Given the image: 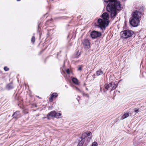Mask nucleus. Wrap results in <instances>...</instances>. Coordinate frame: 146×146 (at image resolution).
<instances>
[{
	"label": "nucleus",
	"instance_id": "1",
	"mask_svg": "<svg viewBox=\"0 0 146 146\" xmlns=\"http://www.w3.org/2000/svg\"><path fill=\"white\" fill-rule=\"evenodd\" d=\"M109 2L107 6L106 9L109 12L112 17H115L117 14L116 10L121 9V5L119 1L117 0H108Z\"/></svg>",
	"mask_w": 146,
	"mask_h": 146
},
{
	"label": "nucleus",
	"instance_id": "2",
	"mask_svg": "<svg viewBox=\"0 0 146 146\" xmlns=\"http://www.w3.org/2000/svg\"><path fill=\"white\" fill-rule=\"evenodd\" d=\"M142 15V13L139 11L136 10L133 12L129 22L130 25L133 27H137L139 22V19L141 17Z\"/></svg>",
	"mask_w": 146,
	"mask_h": 146
},
{
	"label": "nucleus",
	"instance_id": "3",
	"mask_svg": "<svg viewBox=\"0 0 146 146\" xmlns=\"http://www.w3.org/2000/svg\"><path fill=\"white\" fill-rule=\"evenodd\" d=\"M97 23L98 25L97 26L102 30H105L109 23V22H107L106 21L100 18L98 19Z\"/></svg>",
	"mask_w": 146,
	"mask_h": 146
},
{
	"label": "nucleus",
	"instance_id": "4",
	"mask_svg": "<svg viewBox=\"0 0 146 146\" xmlns=\"http://www.w3.org/2000/svg\"><path fill=\"white\" fill-rule=\"evenodd\" d=\"M133 33V31L129 30H125L121 31V36L125 38L131 36Z\"/></svg>",
	"mask_w": 146,
	"mask_h": 146
},
{
	"label": "nucleus",
	"instance_id": "5",
	"mask_svg": "<svg viewBox=\"0 0 146 146\" xmlns=\"http://www.w3.org/2000/svg\"><path fill=\"white\" fill-rule=\"evenodd\" d=\"M102 35L101 32L95 31H92L90 33V36L93 39H95L101 36Z\"/></svg>",
	"mask_w": 146,
	"mask_h": 146
},
{
	"label": "nucleus",
	"instance_id": "6",
	"mask_svg": "<svg viewBox=\"0 0 146 146\" xmlns=\"http://www.w3.org/2000/svg\"><path fill=\"white\" fill-rule=\"evenodd\" d=\"M82 44L84 48L89 49L90 47V42L88 39H84L82 41Z\"/></svg>",
	"mask_w": 146,
	"mask_h": 146
},
{
	"label": "nucleus",
	"instance_id": "7",
	"mask_svg": "<svg viewBox=\"0 0 146 146\" xmlns=\"http://www.w3.org/2000/svg\"><path fill=\"white\" fill-rule=\"evenodd\" d=\"M55 114L56 112L55 111H52L48 113L46 117L49 120L52 118H54L55 117Z\"/></svg>",
	"mask_w": 146,
	"mask_h": 146
},
{
	"label": "nucleus",
	"instance_id": "8",
	"mask_svg": "<svg viewBox=\"0 0 146 146\" xmlns=\"http://www.w3.org/2000/svg\"><path fill=\"white\" fill-rule=\"evenodd\" d=\"M102 17L103 20H104L105 21H106L107 22L109 23V16L108 13H104L102 14Z\"/></svg>",
	"mask_w": 146,
	"mask_h": 146
},
{
	"label": "nucleus",
	"instance_id": "9",
	"mask_svg": "<svg viewBox=\"0 0 146 146\" xmlns=\"http://www.w3.org/2000/svg\"><path fill=\"white\" fill-rule=\"evenodd\" d=\"M58 96V94L56 93H54L50 95V97L49 98V101L50 102L53 101V99L56 98Z\"/></svg>",
	"mask_w": 146,
	"mask_h": 146
},
{
	"label": "nucleus",
	"instance_id": "10",
	"mask_svg": "<svg viewBox=\"0 0 146 146\" xmlns=\"http://www.w3.org/2000/svg\"><path fill=\"white\" fill-rule=\"evenodd\" d=\"M12 116L14 118H18L21 117V115L19 111H17L13 114Z\"/></svg>",
	"mask_w": 146,
	"mask_h": 146
},
{
	"label": "nucleus",
	"instance_id": "11",
	"mask_svg": "<svg viewBox=\"0 0 146 146\" xmlns=\"http://www.w3.org/2000/svg\"><path fill=\"white\" fill-rule=\"evenodd\" d=\"M104 74L102 70L101 69H100L99 70L97 71L96 73L94 74V76H97L103 74Z\"/></svg>",
	"mask_w": 146,
	"mask_h": 146
},
{
	"label": "nucleus",
	"instance_id": "12",
	"mask_svg": "<svg viewBox=\"0 0 146 146\" xmlns=\"http://www.w3.org/2000/svg\"><path fill=\"white\" fill-rule=\"evenodd\" d=\"M129 112H127L126 113H124L123 115L121 117V119H123L129 116Z\"/></svg>",
	"mask_w": 146,
	"mask_h": 146
},
{
	"label": "nucleus",
	"instance_id": "13",
	"mask_svg": "<svg viewBox=\"0 0 146 146\" xmlns=\"http://www.w3.org/2000/svg\"><path fill=\"white\" fill-rule=\"evenodd\" d=\"M6 88L9 90L13 89V83L11 82L8 84Z\"/></svg>",
	"mask_w": 146,
	"mask_h": 146
},
{
	"label": "nucleus",
	"instance_id": "14",
	"mask_svg": "<svg viewBox=\"0 0 146 146\" xmlns=\"http://www.w3.org/2000/svg\"><path fill=\"white\" fill-rule=\"evenodd\" d=\"M72 82L75 84H78V80L76 78L74 77L72 79Z\"/></svg>",
	"mask_w": 146,
	"mask_h": 146
},
{
	"label": "nucleus",
	"instance_id": "15",
	"mask_svg": "<svg viewBox=\"0 0 146 146\" xmlns=\"http://www.w3.org/2000/svg\"><path fill=\"white\" fill-rule=\"evenodd\" d=\"M112 86V84L111 83H109L108 84L106 85L105 87V88L106 90H108L109 89H110L111 87Z\"/></svg>",
	"mask_w": 146,
	"mask_h": 146
},
{
	"label": "nucleus",
	"instance_id": "16",
	"mask_svg": "<svg viewBox=\"0 0 146 146\" xmlns=\"http://www.w3.org/2000/svg\"><path fill=\"white\" fill-rule=\"evenodd\" d=\"M88 136V135L87 134V133L85 132L84 133H83L82 134V136L81 138L82 139L84 140L85 139V138L86 137Z\"/></svg>",
	"mask_w": 146,
	"mask_h": 146
},
{
	"label": "nucleus",
	"instance_id": "17",
	"mask_svg": "<svg viewBox=\"0 0 146 146\" xmlns=\"http://www.w3.org/2000/svg\"><path fill=\"white\" fill-rule=\"evenodd\" d=\"M85 140V139L83 140L82 139L78 144L79 145L82 146L83 145Z\"/></svg>",
	"mask_w": 146,
	"mask_h": 146
},
{
	"label": "nucleus",
	"instance_id": "18",
	"mask_svg": "<svg viewBox=\"0 0 146 146\" xmlns=\"http://www.w3.org/2000/svg\"><path fill=\"white\" fill-rule=\"evenodd\" d=\"M61 115V114L60 113H56L55 114V118H58L60 117V116Z\"/></svg>",
	"mask_w": 146,
	"mask_h": 146
},
{
	"label": "nucleus",
	"instance_id": "19",
	"mask_svg": "<svg viewBox=\"0 0 146 146\" xmlns=\"http://www.w3.org/2000/svg\"><path fill=\"white\" fill-rule=\"evenodd\" d=\"M111 87H112V88L111 90V91L115 89L117 87V86L115 84H112V86Z\"/></svg>",
	"mask_w": 146,
	"mask_h": 146
},
{
	"label": "nucleus",
	"instance_id": "20",
	"mask_svg": "<svg viewBox=\"0 0 146 146\" xmlns=\"http://www.w3.org/2000/svg\"><path fill=\"white\" fill-rule=\"evenodd\" d=\"M35 38L34 36H32L31 39V41L33 43V44L35 41Z\"/></svg>",
	"mask_w": 146,
	"mask_h": 146
},
{
	"label": "nucleus",
	"instance_id": "21",
	"mask_svg": "<svg viewBox=\"0 0 146 146\" xmlns=\"http://www.w3.org/2000/svg\"><path fill=\"white\" fill-rule=\"evenodd\" d=\"M80 55V52L78 51L76 54V57L78 58Z\"/></svg>",
	"mask_w": 146,
	"mask_h": 146
},
{
	"label": "nucleus",
	"instance_id": "22",
	"mask_svg": "<svg viewBox=\"0 0 146 146\" xmlns=\"http://www.w3.org/2000/svg\"><path fill=\"white\" fill-rule=\"evenodd\" d=\"M82 67L83 66L82 65L79 66L78 68V70L81 71L82 69Z\"/></svg>",
	"mask_w": 146,
	"mask_h": 146
},
{
	"label": "nucleus",
	"instance_id": "23",
	"mask_svg": "<svg viewBox=\"0 0 146 146\" xmlns=\"http://www.w3.org/2000/svg\"><path fill=\"white\" fill-rule=\"evenodd\" d=\"M98 144L96 142H94L92 144V146H97Z\"/></svg>",
	"mask_w": 146,
	"mask_h": 146
},
{
	"label": "nucleus",
	"instance_id": "24",
	"mask_svg": "<svg viewBox=\"0 0 146 146\" xmlns=\"http://www.w3.org/2000/svg\"><path fill=\"white\" fill-rule=\"evenodd\" d=\"M66 72L68 74H69L70 73V71L69 69H68L66 70Z\"/></svg>",
	"mask_w": 146,
	"mask_h": 146
},
{
	"label": "nucleus",
	"instance_id": "25",
	"mask_svg": "<svg viewBox=\"0 0 146 146\" xmlns=\"http://www.w3.org/2000/svg\"><path fill=\"white\" fill-rule=\"evenodd\" d=\"M4 69L5 71H7L9 70V68L6 66L5 67H4Z\"/></svg>",
	"mask_w": 146,
	"mask_h": 146
},
{
	"label": "nucleus",
	"instance_id": "26",
	"mask_svg": "<svg viewBox=\"0 0 146 146\" xmlns=\"http://www.w3.org/2000/svg\"><path fill=\"white\" fill-rule=\"evenodd\" d=\"M50 21H46V23H45V24L46 25H48V23L49 22H50Z\"/></svg>",
	"mask_w": 146,
	"mask_h": 146
},
{
	"label": "nucleus",
	"instance_id": "27",
	"mask_svg": "<svg viewBox=\"0 0 146 146\" xmlns=\"http://www.w3.org/2000/svg\"><path fill=\"white\" fill-rule=\"evenodd\" d=\"M91 134V133L90 132H89L88 133H87V134L88 135V136L90 135V134Z\"/></svg>",
	"mask_w": 146,
	"mask_h": 146
},
{
	"label": "nucleus",
	"instance_id": "28",
	"mask_svg": "<svg viewBox=\"0 0 146 146\" xmlns=\"http://www.w3.org/2000/svg\"><path fill=\"white\" fill-rule=\"evenodd\" d=\"M138 111H138V109H137V110L135 109L134 111V112L136 113H137L138 112Z\"/></svg>",
	"mask_w": 146,
	"mask_h": 146
},
{
	"label": "nucleus",
	"instance_id": "29",
	"mask_svg": "<svg viewBox=\"0 0 146 146\" xmlns=\"http://www.w3.org/2000/svg\"><path fill=\"white\" fill-rule=\"evenodd\" d=\"M36 97L37 98H39V99H41V98H40V97L38 96H36Z\"/></svg>",
	"mask_w": 146,
	"mask_h": 146
},
{
	"label": "nucleus",
	"instance_id": "30",
	"mask_svg": "<svg viewBox=\"0 0 146 146\" xmlns=\"http://www.w3.org/2000/svg\"><path fill=\"white\" fill-rule=\"evenodd\" d=\"M25 87H26V86H27V84L25 83Z\"/></svg>",
	"mask_w": 146,
	"mask_h": 146
},
{
	"label": "nucleus",
	"instance_id": "31",
	"mask_svg": "<svg viewBox=\"0 0 146 146\" xmlns=\"http://www.w3.org/2000/svg\"><path fill=\"white\" fill-rule=\"evenodd\" d=\"M49 33L48 32V34H47V35H49Z\"/></svg>",
	"mask_w": 146,
	"mask_h": 146
},
{
	"label": "nucleus",
	"instance_id": "32",
	"mask_svg": "<svg viewBox=\"0 0 146 146\" xmlns=\"http://www.w3.org/2000/svg\"><path fill=\"white\" fill-rule=\"evenodd\" d=\"M21 0H17V1H20Z\"/></svg>",
	"mask_w": 146,
	"mask_h": 146
},
{
	"label": "nucleus",
	"instance_id": "33",
	"mask_svg": "<svg viewBox=\"0 0 146 146\" xmlns=\"http://www.w3.org/2000/svg\"><path fill=\"white\" fill-rule=\"evenodd\" d=\"M118 92L119 93V92H119V91H118Z\"/></svg>",
	"mask_w": 146,
	"mask_h": 146
}]
</instances>
